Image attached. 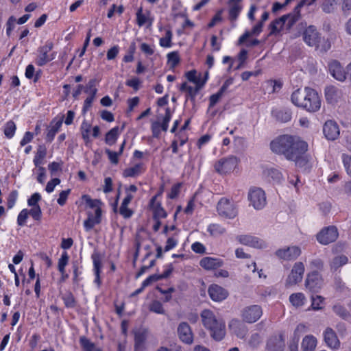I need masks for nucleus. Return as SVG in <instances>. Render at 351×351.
<instances>
[{"mask_svg": "<svg viewBox=\"0 0 351 351\" xmlns=\"http://www.w3.org/2000/svg\"><path fill=\"white\" fill-rule=\"evenodd\" d=\"M271 150L277 154H281L291 161H293L299 167H305L308 162L306 154L308 144L296 136L280 135L270 143Z\"/></svg>", "mask_w": 351, "mask_h": 351, "instance_id": "1", "label": "nucleus"}, {"mask_svg": "<svg viewBox=\"0 0 351 351\" xmlns=\"http://www.w3.org/2000/svg\"><path fill=\"white\" fill-rule=\"evenodd\" d=\"M291 101L295 106L310 112H315L321 108V99L317 92L309 87L298 88L293 91Z\"/></svg>", "mask_w": 351, "mask_h": 351, "instance_id": "2", "label": "nucleus"}, {"mask_svg": "<svg viewBox=\"0 0 351 351\" xmlns=\"http://www.w3.org/2000/svg\"><path fill=\"white\" fill-rule=\"evenodd\" d=\"M202 322L204 328L210 332V337L215 341L222 340L226 335V324L223 319L217 316L210 309H204L200 313Z\"/></svg>", "mask_w": 351, "mask_h": 351, "instance_id": "3", "label": "nucleus"}, {"mask_svg": "<svg viewBox=\"0 0 351 351\" xmlns=\"http://www.w3.org/2000/svg\"><path fill=\"white\" fill-rule=\"evenodd\" d=\"M304 43L315 51L324 53L331 48V42L328 38L322 36V34L314 25L308 26L302 33Z\"/></svg>", "mask_w": 351, "mask_h": 351, "instance_id": "4", "label": "nucleus"}, {"mask_svg": "<svg viewBox=\"0 0 351 351\" xmlns=\"http://www.w3.org/2000/svg\"><path fill=\"white\" fill-rule=\"evenodd\" d=\"M217 210L220 216L229 219L234 218L238 213L234 202L226 197L219 199L217 205Z\"/></svg>", "mask_w": 351, "mask_h": 351, "instance_id": "5", "label": "nucleus"}, {"mask_svg": "<svg viewBox=\"0 0 351 351\" xmlns=\"http://www.w3.org/2000/svg\"><path fill=\"white\" fill-rule=\"evenodd\" d=\"M248 199L250 205L256 210L263 208L267 204L265 193L261 188H251L248 192Z\"/></svg>", "mask_w": 351, "mask_h": 351, "instance_id": "6", "label": "nucleus"}, {"mask_svg": "<svg viewBox=\"0 0 351 351\" xmlns=\"http://www.w3.org/2000/svg\"><path fill=\"white\" fill-rule=\"evenodd\" d=\"M304 271L305 267L303 263L300 261L295 263L286 280V285L289 287L300 282L303 278Z\"/></svg>", "mask_w": 351, "mask_h": 351, "instance_id": "7", "label": "nucleus"}, {"mask_svg": "<svg viewBox=\"0 0 351 351\" xmlns=\"http://www.w3.org/2000/svg\"><path fill=\"white\" fill-rule=\"evenodd\" d=\"M237 164V157L230 156L218 160L215 165V169L220 174H227L232 172Z\"/></svg>", "mask_w": 351, "mask_h": 351, "instance_id": "8", "label": "nucleus"}, {"mask_svg": "<svg viewBox=\"0 0 351 351\" xmlns=\"http://www.w3.org/2000/svg\"><path fill=\"white\" fill-rule=\"evenodd\" d=\"M339 233L337 228L334 226H328L323 228L317 235V239L322 245H328L337 240Z\"/></svg>", "mask_w": 351, "mask_h": 351, "instance_id": "9", "label": "nucleus"}, {"mask_svg": "<svg viewBox=\"0 0 351 351\" xmlns=\"http://www.w3.org/2000/svg\"><path fill=\"white\" fill-rule=\"evenodd\" d=\"M177 335L179 339L186 345H191L194 341V335L191 327L186 322H180L177 327Z\"/></svg>", "mask_w": 351, "mask_h": 351, "instance_id": "10", "label": "nucleus"}, {"mask_svg": "<svg viewBox=\"0 0 351 351\" xmlns=\"http://www.w3.org/2000/svg\"><path fill=\"white\" fill-rule=\"evenodd\" d=\"M263 315L262 308L258 305H251L245 307L241 312L243 320L247 323H254Z\"/></svg>", "mask_w": 351, "mask_h": 351, "instance_id": "11", "label": "nucleus"}, {"mask_svg": "<svg viewBox=\"0 0 351 351\" xmlns=\"http://www.w3.org/2000/svg\"><path fill=\"white\" fill-rule=\"evenodd\" d=\"M53 47L52 42H47L46 44L40 47L38 49V55L36 60V64L40 66L46 64L47 62L54 59V56H49L48 53Z\"/></svg>", "mask_w": 351, "mask_h": 351, "instance_id": "12", "label": "nucleus"}, {"mask_svg": "<svg viewBox=\"0 0 351 351\" xmlns=\"http://www.w3.org/2000/svg\"><path fill=\"white\" fill-rule=\"evenodd\" d=\"M323 285V279L317 271H312L307 274L305 280V287L311 291L317 292Z\"/></svg>", "mask_w": 351, "mask_h": 351, "instance_id": "13", "label": "nucleus"}, {"mask_svg": "<svg viewBox=\"0 0 351 351\" xmlns=\"http://www.w3.org/2000/svg\"><path fill=\"white\" fill-rule=\"evenodd\" d=\"M301 254V250L298 246H291L287 248L279 249L276 255L280 259L285 261L295 260Z\"/></svg>", "mask_w": 351, "mask_h": 351, "instance_id": "14", "label": "nucleus"}, {"mask_svg": "<svg viewBox=\"0 0 351 351\" xmlns=\"http://www.w3.org/2000/svg\"><path fill=\"white\" fill-rule=\"evenodd\" d=\"M208 293L211 300L215 302H221L226 299L229 295L226 289L217 284L210 285Z\"/></svg>", "mask_w": 351, "mask_h": 351, "instance_id": "15", "label": "nucleus"}, {"mask_svg": "<svg viewBox=\"0 0 351 351\" xmlns=\"http://www.w3.org/2000/svg\"><path fill=\"white\" fill-rule=\"evenodd\" d=\"M323 335L328 347L333 350H338L340 348V341L332 328L327 327L324 331Z\"/></svg>", "mask_w": 351, "mask_h": 351, "instance_id": "16", "label": "nucleus"}, {"mask_svg": "<svg viewBox=\"0 0 351 351\" xmlns=\"http://www.w3.org/2000/svg\"><path fill=\"white\" fill-rule=\"evenodd\" d=\"M329 70L331 75L338 81L344 82L347 78L346 68L341 65V64L337 61L333 60L329 64Z\"/></svg>", "mask_w": 351, "mask_h": 351, "instance_id": "17", "label": "nucleus"}, {"mask_svg": "<svg viewBox=\"0 0 351 351\" xmlns=\"http://www.w3.org/2000/svg\"><path fill=\"white\" fill-rule=\"evenodd\" d=\"M324 92L327 102L331 104L337 103L343 96L341 90L333 85L326 86Z\"/></svg>", "mask_w": 351, "mask_h": 351, "instance_id": "18", "label": "nucleus"}, {"mask_svg": "<svg viewBox=\"0 0 351 351\" xmlns=\"http://www.w3.org/2000/svg\"><path fill=\"white\" fill-rule=\"evenodd\" d=\"M323 132L326 138L330 141L335 140L340 133L338 125L333 121H328L325 123Z\"/></svg>", "mask_w": 351, "mask_h": 351, "instance_id": "19", "label": "nucleus"}, {"mask_svg": "<svg viewBox=\"0 0 351 351\" xmlns=\"http://www.w3.org/2000/svg\"><path fill=\"white\" fill-rule=\"evenodd\" d=\"M284 348L285 340L282 335L272 336L267 342V351H283Z\"/></svg>", "mask_w": 351, "mask_h": 351, "instance_id": "20", "label": "nucleus"}, {"mask_svg": "<svg viewBox=\"0 0 351 351\" xmlns=\"http://www.w3.org/2000/svg\"><path fill=\"white\" fill-rule=\"evenodd\" d=\"M223 261L221 258L206 256L201 259L199 265L206 270H213L222 267Z\"/></svg>", "mask_w": 351, "mask_h": 351, "instance_id": "21", "label": "nucleus"}, {"mask_svg": "<svg viewBox=\"0 0 351 351\" xmlns=\"http://www.w3.org/2000/svg\"><path fill=\"white\" fill-rule=\"evenodd\" d=\"M229 328L230 331L238 337L243 339L247 334L245 326L239 319H233L229 322Z\"/></svg>", "mask_w": 351, "mask_h": 351, "instance_id": "22", "label": "nucleus"}, {"mask_svg": "<svg viewBox=\"0 0 351 351\" xmlns=\"http://www.w3.org/2000/svg\"><path fill=\"white\" fill-rule=\"evenodd\" d=\"M237 239L241 244L254 247L261 248L265 246L262 240L250 235H240L237 237Z\"/></svg>", "mask_w": 351, "mask_h": 351, "instance_id": "23", "label": "nucleus"}, {"mask_svg": "<svg viewBox=\"0 0 351 351\" xmlns=\"http://www.w3.org/2000/svg\"><path fill=\"white\" fill-rule=\"evenodd\" d=\"M160 195V193L154 196L150 200L149 206L153 210L154 219L165 218L167 215L166 211L161 206V204L156 202V198Z\"/></svg>", "mask_w": 351, "mask_h": 351, "instance_id": "24", "label": "nucleus"}, {"mask_svg": "<svg viewBox=\"0 0 351 351\" xmlns=\"http://www.w3.org/2000/svg\"><path fill=\"white\" fill-rule=\"evenodd\" d=\"M101 210L97 209L95 214L88 213V218L84 221V226L86 231L90 230L96 224L101 222Z\"/></svg>", "mask_w": 351, "mask_h": 351, "instance_id": "25", "label": "nucleus"}, {"mask_svg": "<svg viewBox=\"0 0 351 351\" xmlns=\"http://www.w3.org/2000/svg\"><path fill=\"white\" fill-rule=\"evenodd\" d=\"M93 262L94 266V272L95 275V282L97 285L98 287L101 285V279H100V270L101 267V255L97 252H94L91 256Z\"/></svg>", "mask_w": 351, "mask_h": 351, "instance_id": "26", "label": "nucleus"}, {"mask_svg": "<svg viewBox=\"0 0 351 351\" xmlns=\"http://www.w3.org/2000/svg\"><path fill=\"white\" fill-rule=\"evenodd\" d=\"M242 0H230L229 1V19L232 21H234L238 18L240 12L242 10L241 2Z\"/></svg>", "mask_w": 351, "mask_h": 351, "instance_id": "27", "label": "nucleus"}, {"mask_svg": "<svg viewBox=\"0 0 351 351\" xmlns=\"http://www.w3.org/2000/svg\"><path fill=\"white\" fill-rule=\"evenodd\" d=\"M63 121V117H62L60 120L55 121H52L50 123V125L48 128L47 133L46 135V140L48 142H51L56 133L59 131Z\"/></svg>", "mask_w": 351, "mask_h": 351, "instance_id": "28", "label": "nucleus"}, {"mask_svg": "<svg viewBox=\"0 0 351 351\" xmlns=\"http://www.w3.org/2000/svg\"><path fill=\"white\" fill-rule=\"evenodd\" d=\"M317 339L310 335L304 337L302 341L301 348L302 351H315L317 346Z\"/></svg>", "mask_w": 351, "mask_h": 351, "instance_id": "29", "label": "nucleus"}, {"mask_svg": "<svg viewBox=\"0 0 351 351\" xmlns=\"http://www.w3.org/2000/svg\"><path fill=\"white\" fill-rule=\"evenodd\" d=\"M145 171V167L143 163L136 164L133 167L126 168L123 172V176L125 178L128 177H136Z\"/></svg>", "mask_w": 351, "mask_h": 351, "instance_id": "30", "label": "nucleus"}, {"mask_svg": "<svg viewBox=\"0 0 351 351\" xmlns=\"http://www.w3.org/2000/svg\"><path fill=\"white\" fill-rule=\"evenodd\" d=\"M47 155V148L44 145L38 146L36 155L34 158V164L36 167H39L43 164V160Z\"/></svg>", "mask_w": 351, "mask_h": 351, "instance_id": "31", "label": "nucleus"}, {"mask_svg": "<svg viewBox=\"0 0 351 351\" xmlns=\"http://www.w3.org/2000/svg\"><path fill=\"white\" fill-rule=\"evenodd\" d=\"M276 119L282 123H287L291 119L292 112L290 109L283 108L274 112Z\"/></svg>", "mask_w": 351, "mask_h": 351, "instance_id": "32", "label": "nucleus"}, {"mask_svg": "<svg viewBox=\"0 0 351 351\" xmlns=\"http://www.w3.org/2000/svg\"><path fill=\"white\" fill-rule=\"evenodd\" d=\"M348 261V259L345 255L337 256L330 263V269L332 271H337L339 267L346 265Z\"/></svg>", "mask_w": 351, "mask_h": 351, "instance_id": "33", "label": "nucleus"}, {"mask_svg": "<svg viewBox=\"0 0 351 351\" xmlns=\"http://www.w3.org/2000/svg\"><path fill=\"white\" fill-rule=\"evenodd\" d=\"M121 131V130H120L119 127L112 128L106 135V143L109 145H114L116 143Z\"/></svg>", "mask_w": 351, "mask_h": 351, "instance_id": "34", "label": "nucleus"}, {"mask_svg": "<svg viewBox=\"0 0 351 351\" xmlns=\"http://www.w3.org/2000/svg\"><path fill=\"white\" fill-rule=\"evenodd\" d=\"M332 311L337 316L344 320H348L351 317L350 312L346 308L340 304H335L332 306Z\"/></svg>", "mask_w": 351, "mask_h": 351, "instance_id": "35", "label": "nucleus"}, {"mask_svg": "<svg viewBox=\"0 0 351 351\" xmlns=\"http://www.w3.org/2000/svg\"><path fill=\"white\" fill-rule=\"evenodd\" d=\"M291 304L297 308L302 306L306 302V297L302 293H292L289 296Z\"/></svg>", "mask_w": 351, "mask_h": 351, "instance_id": "36", "label": "nucleus"}, {"mask_svg": "<svg viewBox=\"0 0 351 351\" xmlns=\"http://www.w3.org/2000/svg\"><path fill=\"white\" fill-rule=\"evenodd\" d=\"M228 85L229 83L226 82L217 93L213 94L210 97V108H213L220 100Z\"/></svg>", "mask_w": 351, "mask_h": 351, "instance_id": "37", "label": "nucleus"}, {"mask_svg": "<svg viewBox=\"0 0 351 351\" xmlns=\"http://www.w3.org/2000/svg\"><path fill=\"white\" fill-rule=\"evenodd\" d=\"M285 29V22L283 21L282 17L272 21L269 25L270 29V35L276 34L279 33L283 29Z\"/></svg>", "mask_w": 351, "mask_h": 351, "instance_id": "38", "label": "nucleus"}, {"mask_svg": "<svg viewBox=\"0 0 351 351\" xmlns=\"http://www.w3.org/2000/svg\"><path fill=\"white\" fill-rule=\"evenodd\" d=\"M285 22V27L286 29H289L292 26L298 21L299 16L295 14H289L281 16Z\"/></svg>", "mask_w": 351, "mask_h": 351, "instance_id": "39", "label": "nucleus"}, {"mask_svg": "<svg viewBox=\"0 0 351 351\" xmlns=\"http://www.w3.org/2000/svg\"><path fill=\"white\" fill-rule=\"evenodd\" d=\"M80 344L85 351H101L95 345L85 337H81Z\"/></svg>", "mask_w": 351, "mask_h": 351, "instance_id": "40", "label": "nucleus"}, {"mask_svg": "<svg viewBox=\"0 0 351 351\" xmlns=\"http://www.w3.org/2000/svg\"><path fill=\"white\" fill-rule=\"evenodd\" d=\"M91 125L86 122V121H83L80 130L82 136V138L84 139L86 144L90 143V137L89 132L90 131Z\"/></svg>", "mask_w": 351, "mask_h": 351, "instance_id": "41", "label": "nucleus"}, {"mask_svg": "<svg viewBox=\"0 0 351 351\" xmlns=\"http://www.w3.org/2000/svg\"><path fill=\"white\" fill-rule=\"evenodd\" d=\"M82 199L85 201L86 204L91 208H95V211L99 209L101 210L100 206L101 202L99 199H91L88 195H84Z\"/></svg>", "mask_w": 351, "mask_h": 351, "instance_id": "42", "label": "nucleus"}, {"mask_svg": "<svg viewBox=\"0 0 351 351\" xmlns=\"http://www.w3.org/2000/svg\"><path fill=\"white\" fill-rule=\"evenodd\" d=\"M167 62L171 68L176 66L180 62V58L178 51H172L167 54Z\"/></svg>", "mask_w": 351, "mask_h": 351, "instance_id": "43", "label": "nucleus"}, {"mask_svg": "<svg viewBox=\"0 0 351 351\" xmlns=\"http://www.w3.org/2000/svg\"><path fill=\"white\" fill-rule=\"evenodd\" d=\"M69 260V256L68 254L64 252L62 254L61 257L58 260V269L60 274L64 273V270H65V267L67 265Z\"/></svg>", "mask_w": 351, "mask_h": 351, "instance_id": "44", "label": "nucleus"}, {"mask_svg": "<svg viewBox=\"0 0 351 351\" xmlns=\"http://www.w3.org/2000/svg\"><path fill=\"white\" fill-rule=\"evenodd\" d=\"M149 311L157 314H165V311L162 306V303L158 300H154L149 304Z\"/></svg>", "mask_w": 351, "mask_h": 351, "instance_id": "45", "label": "nucleus"}, {"mask_svg": "<svg viewBox=\"0 0 351 351\" xmlns=\"http://www.w3.org/2000/svg\"><path fill=\"white\" fill-rule=\"evenodd\" d=\"M16 130V125L12 121H10L6 123L5 128H4V134L5 136L10 138L13 137Z\"/></svg>", "mask_w": 351, "mask_h": 351, "instance_id": "46", "label": "nucleus"}, {"mask_svg": "<svg viewBox=\"0 0 351 351\" xmlns=\"http://www.w3.org/2000/svg\"><path fill=\"white\" fill-rule=\"evenodd\" d=\"M311 308L313 310L317 311L323 308V302L324 298L320 295L312 296Z\"/></svg>", "mask_w": 351, "mask_h": 351, "instance_id": "47", "label": "nucleus"}, {"mask_svg": "<svg viewBox=\"0 0 351 351\" xmlns=\"http://www.w3.org/2000/svg\"><path fill=\"white\" fill-rule=\"evenodd\" d=\"M172 32L171 30H167L165 36L160 39V45L162 47H170L172 45Z\"/></svg>", "mask_w": 351, "mask_h": 351, "instance_id": "48", "label": "nucleus"}, {"mask_svg": "<svg viewBox=\"0 0 351 351\" xmlns=\"http://www.w3.org/2000/svg\"><path fill=\"white\" fill-rule=\"evenodd\" d=\"M208 232L213 236H218L223 234L226 229L219 224H211L208 226Z\"/></svg>", "mask_w": 351, "mask_h": 351, "instance_id": "49", "label": "nucleus"}, {"mask_svg": "<svg viewBox=\"0 0 351 351\" xmlns=\"http://www.w3.org/2000/svg\"><path fill=\"white\" fill-rule=\"evenodd\" d=\"M171 119V112L169 108H167L165 110V114L163 117L162 122L161 123V129L164 132H167L168 130L169 123Z\"/></svg>", "mask_w": 351, "mask_h": 351, "instance_id": "50", "label": "nucleus"}, {"mask_svg": "<svg viewBox=\"0 0 351 351\" xmlns=\"http://www.w3.org/2000/svg\"><path fill=\"white\" fill-rule=\"evenodd\" d=\"M29 215L35 220V221H40L42 217V210L40 206H36L32 207L29 210H28Z\"/></svg>", "mask_w": 351, "mask_h": 351, "instance_id": "51", "label": "nucleus"}, {"mask_svg": "<svg viewBox=\"0 0 351 351\" xmlns=\"http://www.w3.org/2000/svg\"><path fill=\"white\" fill-rule=\"evenodd\" d=\"M335 0H325L322 5V8L326 13H330L335 9Z\"/></svg>", "mask_w": 351, "mask_h": 351, "instance_id": "52", "label": "nucleus"}, {"mask_svg": "<svg viewBox=\"0 0 351 351\" xmlns=\"http://www.w3.org/2000/svg\"><path fill=\"white\" fill-rule=\"evenodd\" d=\"M119 213L124 218L128 219L132 215L133 211L128 208V204H124V202H122L121 205L119 208Z\"/></svg>", "mask_w": 351, "mask_h": 351, "instance_id": "53", "label": "nucleus"}, {"mask_svg": "<svg viewBox=\"0 0 351 351\" xmlns=\"http://www.w3.org/2000/svg\"><path fill=\"white\" fill-rule=\"evenodd\" d=\"M29 212L27 209H23L18 215L17 223L19 226H23L28 218Z\"/></svg>", "mask_w": 351, "mask_h": 351, "instance_id": "54", "label": "nucleus"}, {"mask_svg": "<svg viewBox=\"0 0 351 351\" xmlns=\"http://www.w3.org/2000/svg\"><path fill=\"white\" fill-rule=\"evenodd\" d=\"M96 92H97V89L94 88L92 90V95L88 97L85 99L84 106H83V112L84 113H85L88 110V108H90L92 103L94 100V97L96 94Z\"/></svg>", "mask_w": 351, "mask_h": 351, "instance_id": "55", "label": "nucleus"}, {"mask_svg": "<svg viewBox=\"0 0 351 351\" xmlns=\"http://www.w3.org/2000/svg\"><path fill=\"white\" fill-rule=\"evenodd\" d=\"M71 192L70 189L62 191L59 194V197L57 200L58 204L60 206H64L66 204L67 197Z\"/></svg>", "mask_w": 351, "mask_h": 351, "instance_id": "56", "label": "nucleus"}, {"mask_svg": "<svg viewBox=\"0 0 351 351\" xmlns=\"http://www.w3.org/2000/svg\"><path fill=\"white\" fill-rule=\"evenodd\" d=\"M343 162L348 174L351 177V156L347 154L342 155Z\"/></svg>", "mask_w": 351, "mask_h": 351, "instance_id": "57", "label": "nucleus"}, {"mask_svg": "<svg viewBox=\"0 0 351 351\" xmlns=\"http://www.w3.org/2000/svg\"><path fill=\"white\" fill-rule=\"evenodd\" d=\"M199 87H193V86H189V88H187V91H186V93H187V95L189 97H190L191 101L193 102H195V97L197 95V94L198 93V92L199 91Z\"/></svg>", "mask_w": 351, "mask_h": 351, "instance_id": "58", "label": "nucleus"}, {"mask_svg": "<svg viewBox=\"0 0 351 351\" xmlns=\"http://www.w3.org/2000/svg\"><path fill=\"white\" fill-rule=\"evenodd\" d=\"M105 152L112 164L117 165L119 162V156L120 155L117 152H112L108 149H106Z\"/></svg>", "mask_w": 351, "mask_h": 351, "instance_id": "59", "label": "nucleus"}, {"mask_svg": "<svg viewBox=\"0 0 351 351\" xmlns=\"http://www.w3.org/2000/svg\"><path fill=\"white\" fill-rule=\"evenodd\" d=\"M119 52V47L116 45L112 47H111L108 51H107V59L108 60H114L118 55Z\"/></svg>", "mask_w": 351, "mask_h": 351, "instance_id": "60", "label": "nucleus"}, {"mask_svg": "<svg viewBox=\"0 0 351 351\" xmlns=\"http://www.w3.org/2000/svg\"><path fill=\"white\" fill-rule=\"evenodd\" d=\"M178 243V239L174 237H169L167 240L166 245L165 246V251L167 252L173 249L176 246Z\"/></svg>", "mask_w": 351, "mask_h": 351, "instance_id": "61", "label": "nucleus"}, {"mask_svg": "<svg viewBox=\"0 0 351 351\" xmlns=\"http://www.w3.org/2000/svg\"><path fill=\"white\" fill-rule=\"evenodd\" d=\"M41 199V196L38 193H34L31 197L27 200V204L29 206L34 207L39 206L38 202Z\"/></svg>", "mask_w": 351, "mask_h": 351, "instance_id": "62", "label": "nucleus"}, {"mask_svg": "<svg viewBox=\"0 0 351 351\" xmlns=\"http://www.w3.org/2000/svg\"><path fill=\"white\" fill-rule=\"evenodd\" d=\"M161 128V123L158 121H154L152 123V136L155 138L159 137L160 134V130Z\"/></svg>", "mask_w": 351, "mask_h": 351, "instance_id": "63", "label": "nucleus"}, {"mask_svg": "<svg viewBox=\"0 0 351 351\" xmlns=\"http://www.w3.org/2000/svg\"><path fill=\"white\" fill-rule=\"evenodd\" d=\"M60 183V180L59 178H53L47 184L45 190L47 193H51L53 191L54 188L56 185L59 184Z\"/></svg>", "mask_w": 351, "mask_h": 351, "instance_id": "64", "label": "nucleus"}]
</instances>
